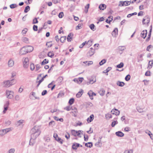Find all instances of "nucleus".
<instances>
[{
    "label": "nucleus",
    "instance_id": "1",
    "mask_svg": "<svg viewBox=\"0 0 153 153\" xmlns=\"http://www.w3.org/2000/svg\"><path fill=\"white\" fill-rule=\"evenodd\" d=\"M31 137L32 139H36L40 133V129L38 126H35L30 131Z\"/></svg>",
    "mask_w": 153,
    "mask_h": 153
},
{
    "label": "nucleus",
    "instance_id": "2",
    "mask_svg": "<svg viewBox=\"0 0 153 153\" xmlns=\"http://www.w3.org/2000/svg\"><path fill=\"white\" fill-rule=\"evenodd\" d=\"M5 93L7 98L11 99L13 97L14 92L13 91L7 90H6Z\"/></svg>",
    "mask_w": 153,
    "mask_h": 153
},
{
    "label": "nucleus",
    "instance_id": "3",
    "mask_svg": "<svg viewBox=\"0 0 153 153\" xmlns=\"http://www.w3.org/2000/svg\"><path fill=\"white\" fill-rule=\"evenodd\" d=\"M12 128H10L0 130V135H3L7 133L12 131Z\"/></svg>",
    "mask_w": 153,
    "mask_h": 153
},
{
    "label": "nucleus",
    "instance_id": "4",
    "mask_svg": "<svg viewBox=\"0 0 153 153\" xmlns=\"http://www.w3.org/2000/svg\"><path fill=\"white\" fill-rule=\"evenodd\" d=\"M82 131L79 130L78 131H76L74 130H72L71 131V133L72 135L75 136H78L81 137L79 135L80 134V133Z\"/></svg>",
    "mask_w": 153,
    "mask_h": 153
},
{
    "label": "nucleus",
    "instance_id": "5",
    "mask_svg": "<svg viewBox=\"0 0 153 153\" xmlns=\"http://www.w3.org/2000/svg\"><path fill=\"white\" fill-rule=\"evenodd\" d=\"M24 60L23 62V66L25 68H27L28 67L29 64V59L28 58H23V60Z\"/></svg>",
    "mask_w": 153,
    "mask_h": 153
},
{
    "label": "nucleus",
    "instance_id": "6",
    "mask_svg": "<svg viewBox=\"0 0 153 153\" xmlns=\"http://www.w3.org/2000/svg\"><path fill=\"white\" fill-rule=\"evenodd\" d=\"M120 2L122 4V5H121L120 4H119V6H127L129 5L130 4V3H131V2H129V1H125L123 2L120 1Z\"/></svg>",
    "mask_w": 153,
    "mask_h": 153
},
{
    "label": "nucleus",
    "instance_id": "7",
    "mask_svg": "<svg viewBox=\"0 0 153 153\" xmlns=\"http://www.w3.org/2000/svg\"><path fill=\"white\" fill-rule=\"evenodd\" d=\"M94 53V50L92 48H90V50L87 54L88 56L91 57L93 55Z\"/></svg>",
    "mask_w": 153,
    "mask_h": 153
},
{
    "label": "nucleus",
    "instance_id": "8",
    "mask_svg": "<svg viewBox=\"0 0 153 153\" xmlns=\"http://www.w3.org/2000/svg\"><path fill=\"white\" fill-rule=\"evenodd\" d=\"M88 94L89 95L90 99L91 100H93V96L94 95H96V94L91 90H90L88 92Z\"/></svg>",
    "mask_w": 153,
    "mask_h": 153
},
{
    "label": "nucleus",
    "instance_id": "9",
    "mask_svg": "<svg viewBox=\"0 0 153 153\" xmlns=\"http://www.w3.org/2000/svg\"><path fill=\"white\" fill-rule=\"evenodd\" d=\"M27 52L25 47H24L21 49L19 53L20 54L22 55L27 53Z\"/></svg>",
    "mask_w": 153,
    "mask_h": 153
},
{
    "label": "nucleus",
    "instance_id": "10",
    "mask_svg": "<svg viewBox=\"0 0 153 153\" xmlns=\"http://www.w3.org/2000/svg\"><path fill=\"white\" fill-rule=\"evenodd\" d=\"M25 47L27 51V53L31 52L33 50V48L31 46H27Z\"/></svg>",
    "mask_w": 153,
    "mask_h": 153
},
{
    "label": "nucleus",
    "instance_id": "11",
    "mask_svg": "<svg viewBox=\"0 0 153 153\" xmlns=\"http://www.w3.org/2000/svg\"><path fill=\"white\" fill-rule=\"evenodd\" d=\"M89 81L87 82V84L88 85H89L90 84H93L96 81V77H94L92 79H89Z\"/></svg>",
    "mask_w": 153,
    "mask_h": 153
},
{
    "label": "nucleus",
    "instance_id": "12",
    "mask_svg": "<svg viewBox=\"0 0 153 153\" xmlns=\"http://www.w3.org/2000/svg\"><path fill=\"white\" fill-rule=\"evenodd\" d=\"M111 113L116 115H118L120 114V111L116 109H113L111 111Z\"/></svg>",
    "mask_w": 153,
    "mask_h": 153
},
{
    "label": "nucleus",
    "instance_id": "13",
    "mask_svg": "<svg viewBox=\"0 0 153 153\" xmlns=\"http://www.w3.org/2000/svg\"><path fill=\"white\" fill-rule=\"evenodd\" d=\"M149 19L148 17H145V19H143L142 21L143 24V25L146 24H148L149 23Z\"/></svg>",
    "mask_w": 153,
    "mask_h": 153
},
{
    "label": "nucleus",
    "instance_id": "14",
    "mask_svg": "<svg viewBox=\"0 0 153 153\" xmlns=\"http://www.w3.org/2000/svg\"><path fill=\"white\" fill-rule=\"evenodd\" d=\"M147 30H145L143 31L141 33V36L143 39L145 38L147 34Z\"/></svg>",
    "mask_w": 153,
    "mask_h": 153
},
{
    "label": "nucleus",
    "instance_id": "15",
    "mask_svg": "<svg viewBox=\"0 0 153 153\" xmlns=\"http://www.w3.org/2000/svg\"><path fill=\"white\" fill-rule=\"evenodd\" d=\"M80 144L77 143H73L72 146V149L74 150H76L77 148L79 146Z\"/></svg>",
    "mask_w": 153,
    "mask_h": 153
},
{
    "label": "nucleus",
    "instance_id": "16",
    "mask_svg": "<svg viewBox=\"0 0 153 153\" xmlns=\"http://www.w3.org/2000/svg\"><path fill=\"white\" fill-rule=\"evenodd\" d=\"M137 109L140 113L145 112L146 111V109H145L144 108H142L140 107H137Z\"/></svg>",
    "mask_w": 153,
    "mask_h": 153
},
{
    "label": "nucleus",
    "instance_id": "17",
    "mask_svg": "<svg viewBox=\"0 0 153 153\" xmlns=\"http://www.w3.org/2000/svg\"><path fill=\"white\" fill-rule=\"evenodd\" d=\"M118 29L117 28H115L112 33V35L113 37H116L117 34Z\"/></svg>",
    "mask_w": 153,
    "mask_h": 153
},
{
    "label": "nucleus",
    "instance_id": "18",
    "mask_svg": "<svg viewBox=\"0 0 153 153\" xmlns=\"http://www.w3.org/2000/svg\"><path fill=\"white\" fill-rule=\"evenodd\" d=\"M73 36V34L72 33H70L68 35L67 38V41L68 42H71Z\"/></svg>",
    "mask_w": 153,
    "mask_h": 153
},
{
    "label": "nucleus",
    "instance_id": "19",
    "mask_svg": "<svg viewBox=\"0 0 153 153\" xmlns=\"http://www.w3.org/2000/svg\"><path fill=\"white\" fill-rule=\"evenodd\" d=\"M94 115L92 114L89 117L87 118V120L88 123L91 122L94 120Z\"/></svg>",
    "mask_w": 153,
    "mask_h": 153
},
{
    "label": "nucleus",
    "instance_id": "20",
    "mask_svg": "<svg viewBox=\"0 0 153 153\" xmlns=\"http://www.w3.org/2000/svg\"><path fill=\"white\" fill-rule=\"evenodd\" d=\"M4 86L6 87H9L10 85V80H7L4 82Z\"/></svg>",
    "mask_w": 153,
    "mask_h": 153
},
{
    "label": "nucleus",
    "instance_id": "21",
    "mask_svg": "<svg viewBox=\"0 0 153 153\" xmlns=\"http://www.w3.org/2000/svg\"><path fill=\"white\" fill-rule=\"evenodd\" d=\"M14 64V61L11 59H10L8 62V65L9 67H12Z\"/></svg>",
    "mask_w": 153,
    "mask_h": 153
},
{
    "label": "nucleus",
    "instance_id": "22",
    "mask_svg": "<svg viewBox=\"0 0 153 153\" xmlns=\"http://www.w3.org/2000/svg\"><path fill=\"white\" fill-rule=\"evenodd\" d=\"M115 134L117 136L120 137H122L124 135V134L123 132L120 131H118L116 132Z\"/></svg>",
    "mask_w": 153,
    "mask_h": 153
},
{
    "label": "nucleus",
    "instance_id": "23",
    "mask_svg": "<svg viewBox=\"0 0 153 153\" xmlns=\"http://www.w3.org/2000/svg\"><path fill=\"white\" fill-rule=\"evenodd\" d=\"M106 5L105 4H100L99 7V8L101 10H104L106 8Z\"/></svg>",
    "mask_w": 153,
    "mask_h": 153
},
{
    "label": "nucleus",
    "instance_id": "24",
    "mask_svg": "<svg viewBox=\"0 0 153 153\" xmlns=\"http://www.w3.org/2000/svg\"><path fill=\"white\" fill-rule=\"evenodd\" d=\"M83 92V90L82 89L80 91H79L76 94V97L77 98L80 97L82 95Z\"/></svg>",
    "mask_w": 153,
    "mask_h": 153
},
{
    "label": "nucleus",
    "instance_id": "25",
    "mask_svg": "<svg viewBox=\"0 0 153 153\" xmlns=\"http://www.w3.org/2000/svg\"><path fill=\"white\" fill-rule=\"evenodd\" d=\"M112 68L111 67H108L106 70H104V71H103V72L104 73H106V75H108V73L110 71L111 69Z\"/></svg>",
    "mask_w": 153,
    "mask_h": 153
},
{
    "label": "nucleus",
    "instance_id": "26",
    "mask_svg": "<svg viewBox=\"0 0 153 153\" xmlns=\"http://www.w3.org/2000/svg\"><path fill=\"white\" fill-rule=\"evenodd\" d=\"M117 84L119 86L123 87L125 83L123 82L118 81L117 82Z\"/></svg>",
    "mask_w": 153,
    "mask_h": 153
},
{
    "label": "nucleus",
    "instance_id": "27",
    "mask_svg": "<svg viewBox=\"0 0 153 153\" xmlns=\"http://www.w3.org/2000/svg\"><path fill=\"white\" fill-rule=\"evenodd\" d=\"M153 65V60L152 61H149L148 64V66L147 67V68L148 69H151L152 67V65Z\"/></svg>",
    "mask_w": 153,
    "mask_h": 153
},
{
    "label": "nucleus",
    "instance_id": "28",
    "mask_svg": "<svg viewBox=\"0 0 153 153\" xmlns=\"http://www.w3.org/2000/svg\"><path fill=\"white\" fill-rule=\"evenodd\" d=\"M36 139H32L31 137V138L30 140V141L29 144L30 145H32V146L35 143V140Z\"/></svg>",
    "mask_w": 153,
    "mask_h": 153
},
{
    "label": "nucleus",
    "instance_id": "29",
    "mask_svg": "<svg viewBox=\"0 0 153 153\" xmlns=\"http://www.w3.org/2000/svg\"><path fill=\"white\" fill-rule=\"evenodd\" d=\"M24 122V120H20L17 121L16 123V125L17 126L21 125Z\"/></svg>",
    "mask_w": 153,
    "mask_h": 153
},
{
    "label": "nucleus",
    "instance_id": "30",
    "mask_svg": "<svg viewBox=\"0 0 153 153\" xmlns=\"http://www.w3.org/2000/svg\"><path fill=\"white\" fill-rule=\"evenodd\" d=\"M92 144L91 142H88L85 144V146L87 147L91 148L92 146Z\"/></svg>",
    "mask_w": 153,
    "mask_h": 153
},
{
    "label": "nucleus",
    "instance_id": "31",
    "mask_svg": "<svg viewBox=\"0 0 153 153\" xmlns=\"http://www.w3.org/2000/svg\"><path fill=\"white\" fill-rule=\"evenodd\" d=\"M89 27L90 29L93 31H94L96 30V28H95V26L94 25V24H91L90 25Z\"/></svg>",
    "mask_w": 153,
    "mask_h": 153
},
{
    "label": "nucleus",
    "instance_id": "32",
    "mask_svg": "<svg viewBox=\"0 0 153 153\" xmlns=\"http://www.w3.org/2000/svg\"><path fill=\"white\" fill-rule=\"evenodd\" d=\"M55 140L61 144L63 143V140L59 137H57V138Z\"/></svg>",
    "mask_w": 153,
    "mask_h": 153
},
{
    "label": "nucleus",
    "instance_id": "33",
    "mask_svg": "<svg viewBox=\"0 0 153 153\" xmlns=\"http://www.w3.org/2000/svg\"><path fill=\"white\" fill-rule=\"evenodd\" d=\"M10 85H12L16 82V81L14 79H12L10 80Z\"/></svg>",
    "mask_w": 153,
    "mask_h": 153
},
{
    "label": "nucleus",
    "instance_id": "34",
    "mask_svg": "<svg viewBox=\"0 0 153 153\" xmlns=\"http://www.w3.org/2000/svg\"><path fill=\"white\" fill-rule=\"evenodd\" d=\"M23 41L26 43H29V39L26 37H24L22 39Z\"/></svg>",
    "mask_w": 153,
    "mask_h": 153
},
{
    "label": "nucleus",
    "instance_id": "35",
    "mask_svg": "<svg viewBox=\"0 0 153 153\" xmlns=\"http://www.w3.org/2000/svg\"><path fill=\"white\" fill-rule=\"evenodd\" d=\"M82 23L79 24L76 27V30H78L81 29L82 27Z\"/></svg>",
    "mask_w": 153,
    "mask_h": 153
},
{
    "label": "nucleus",
    "instance_id": "36",
    "mask_svg": "<svg viewBox=\"0 0 153 153\" xmlns=\"http://www.w3.org/2000/svg\"><path fill=\"white\" fill-rule=\"evenodd\" d=\"M101 137H100L98 141L95 144V145L96 146H97V147H99L100 146V144L101 142Z\"/></svg>",
    "mask_w": 153,
    "mask_h": 153
},
{
    "label": "nucleus",
    "instance_id": "37",
    "mask_svg": "<svg viewBox=\"0 0 153 153\" xmlns=\"http://www.w3.org/2000/svg\"><path fill=\"white\" fill-rule=\"evenodd\" d=\"M66 38V36H62L60 39V41L62 43H63L65 42Z\"/></svg>",
    "mask_w": 153,
    "mask_h": 153
},
{
    "label": "nucleus",
    "instance_id": "38",
    "mask_svg": "<svg viewBox=\"0 0 153 153\" xmlns=\"http://www.w3.org/2000/svg\"><path fill=\"white\" fill-rule=\"evenodd\" d=\"M64 96V94L62 92H60L58 94L57 97L60 98L63 97Z\"/></svg>",
    "mask_w": 153,
    "mask_h": 153
},
{
    "label": "nucleus",
    "instance_id": "39",
    "mask_svg": "<svg viewBox=\"0 0 153 153\" xmlns=\"http://www.w3.org/2000/svg\"><path fill=\"white\" fill-rule=\"evenodd\" d=\"M48 62V60L46 59H45L41 63L42 65H43L46 64Z\"/></svg>",
    "mask_w": 153,
    "mask_h": 153
},
{
    "label": "nucleus",
    "instance_id": "40",
    "mask_svg": "<svg viewBox=\"0 0 153 153\" xmlns=\"http://www.w3.org/2000/svg\"><path fill=\"white\" fill-rule=\"evenodd\" d=\"M54 55V53L52 52H49L48 54V56L51 58Z\"/></svg>",
    "mask_w": 153,
    "mask_h": 153
},
{
    "label": "nucleus",
    "instance_id": "41",
    "mask_svg": "<svg viewBox=\"0 0 153 153\" xmlns=\"http://www.w3.org/2000/svg\"><path fill=\"white\" fill-rule=\"evenodd\" d=\"M30 10V7L29 6H27L25 8L24 10V12L25 13H27L28 11Z\"/></svg>",
    "mask_w": 153,
    "mask_h": 153
},
{
    "label": "nucleus",
    "instance_id": "42",
    "mask_svg": "<svg viewBox=\"0 0 153 153\" xmlns=\"http://www.w3.org/2000/svg\"><path fill=\"white\" fill-rule=\"evenodd\" d=\"M100 95L101 96H103L105 93V91L103 89H102L99 92Z\"/></svg>",
    "mask_w": 153,
    "mask_h": 153
},
{
    "label": "nucleus",
    "instance_id": "43",
    "mask_svg": "<svg viewBox=\"0 0 153 153\" xmlns=\"http://www.w3.org/2000/svg\"><path fill=\"white\" fill-rule=\"evenodd\" d=\"M124 64L123 62H121L117 66V67L119 68H121L123 66Z\"/></svg>",
    "mask_w": 153,
    "mask_h": 153
},
{
    "label": "nucleus",
    "instance_id": "44",
    "mask_svg": "<svg viewBox=\"0 0 153 153\" xmlns=\"http://www.w3.org/2000/svg\"><path fill=\"white\" fill-rule=\"evenodd\" d=\"M74 99L73 98H71L70 99L68 103L70 105H71L74 103Z\"/></svg>",
    "mask_w": 153,
    "mask_h": 153
},
{
    "label": "nucleus",
    "instance_id": "45",
    "mask_svg": "<svg viewBox=\"0 0 153 153\" xmlns=\"http://www.w3.org/2000/svg\"><path fill=\"white\" fill-rule=\"evenodd\" d=\"M118 122L117 120L113 121L111 123V126L112 127H114L117 124Z\"/></svg>",
    "mask_w": 153,
    "mask_h": 153
},
{
    "label": "nucleus",
    "instance_id": "46",
    "mask_svg": "<svg viewBox=\"0 0 153 153\" xmlns=\"http://www.w3.org/2000/svg\"><path fill=\"white\" fill-rule=\"evenodd\" d=\"M15 152V149L14 148H11L8 150V153H14Z\"/></svg>",
    "mask_w": 153,
    "mask_h": 153
},
{
    "label": "nucleus",
    "instance_id": "47",
    "mask_svg": "<svg viewBox=\"0 0 153 153\" xmlns=\"http://www.w3.org/2000/svg\"><path fill=\"white\" fill-rule=\"evenodd\" d=\"M106 62V60L105 59H103L100 62L99 64L100 65H102L105 63Z\"/></svg>",
    "mask_w": 153,
    "mask_h": 153
},
{
    "label": "nucleus",
    "instance_id": "48",
    "mask_svg": "<svg viewBox=\"0 0 153 153\" xmlns=\"http://www.w3.org/2000/svg\"><path fill=\"white\" fill-rule=\"evenodd\" d=\"M105 116L106 119H110L112 117L111 114L108 113L105 114Z\"/></svg>",
    "mask_w": 153,
    "mask_h": 153
},
{
    "label": "nucleus",
    "instance_id": "49",
    "mask_svg": "<svg viewBox=\"0 0 153 153\" xmlns=\"http://www.w3.org/2000/svg\"><path fill=\"white\" fill-rule=\"evenodd\" d=\"M137 13L136 12H134L133 13L129 14H128V15L127 16V17L128 18H130L131 16H132L133 15H137Z\"/></svg>",
    "mask_w": 153,
    "mask_h": 153
},
{
    "label": "nucleus",
    "instance_id": "50",
    "mask_svg": "<svg viewBox=\"0 0 153 153\" xmlns=\"http://www.w3.org/2000/svg\"><path fill=\"white\" fill-rule=\"evenodd\" d=\"M72 109V107L70 106H68L64 108V109L67 111H69Z\"/></svg>",
    "mask_w": 153,
    "mask_h": 153
},
{
    "label": "nucleus",
    "instance_id": "51",
    "mask_svg": "<svg viewBox=\"0 0 153 153\" xmlns=\"http://www.w3.org/2000/svg\"><path fill=\"white\" fill-rule=\"evenodd\" d=\"M126 49L124 46H120L118 47V49L120 51H123Z\"/></svg>",
    "mask_w": 153,
    "mask_h": 153
},
{
    "label": "nucleus",
    "instance_id": "52",
    "mask_svg": "<svg viewBox=\"0 0 153 153\" xmlns=\"http://www.w3.org/2000/svg\"><path fill=\"white\" fill-rule=\"evenodd\" d=\"M130 76L129 74L127 75L125 78V79L126 81H128L130 79Z\"/></svg>",
    "mask_w": 153,
    "mask_h": 153
},
{
    "label": "nucleus",
    "instance_id": "53",
    "mask_svg": "<svg viewBox=\"0 0 153 153\" xmlns=\"http://www.w3.org/2000/svg\"><path fill=\"white\" fill-rule=\"evenodd\" d=\"M32 95L34 96V97L35 98V99H37L38 100L39 99V98L38 97H36V93H35L34 92H32Z\"/></svg>",
    "mask_w": 153,
    "mask_h": 153
},
{
    "label": "nucleus",
    "instance_id": "54",
    "mask_svg": "<svg viewBox=\"0 0 153 153\" xmlns=\"http://www.w3.org/2000/svg\"><path fill=\"white\" fill-rule=\"evenodd\" d=\"M64 16V13L63 12H61L59 13V17L60 18H62Z\"/></svg>",
    "mask_w": 153,
    "mask_h": 153
},
{
    "label": "nucleus",
    "instance_id": "55",
    "mask_svg": "<svg viewBox=\"0 0 153 153\" xmlns=\"http://www.w3.org/2000/svg\"><path fill=\"white\" fill-rule=\"evenodd\" d=\"M30 69L32 71H33L34 70L35 68L34 65L33 64H31L30 65Z\"/></svg>",
    "mask_w": 153,
    "mask_h": 153
},
{
    "label": "nucleus",
    "instance_id": "56",
    "mask_svg": "<svg viewBox=\"0 0 153 153\" xmlns=\"http://www.w3.org/2000/svg\"><path fill=\"white\" fill-rule=\"evenodd\" d=\"M28 29L27 28H25L24 30H22V33L23 34H25L26 33Z\"/></svg>",
    "mask_w": 153,
    "mask_h": 153
},
{
    "label": "nucleus",
    "instance_id": "57",
    "mask_svg": "<svg viewBox=\"0 0 153 153\" xmlns=\"http://www.w3.org/2000/svg\"><path fill=\"white\" fill-rule=\"evenodd\" d=\"M152 48V46L151 45H150L148 46L146 48V51H150V49L151 48Z\"/></svg>",
    "mask_w": 153,
    "mask_h": 153
},
{
    "label": "nucleus",
    "instance_id": "58",
    "mask_svg": "<svg viewBox=\"0 0 153 153\" xmlns=\"http://www.w3.org/2000/svg\"><path fill=\"white\" fill-rule=\"evenodd\" d=\"M36 71H38L40 68V65L39 64H37V65H36Z\"/></svg>",
    "mask_w": 153,
    "mask_h": 153
},
{
    "label": "nucleus",
    "instance_id": "59",
    "mask_svg": "<svg viewBox=\"0 0 153 153\" xmlns=\"http://www.w3.org/2000/svg\"><path fill=\"white\" fill-rule=\"evenodd\" d=\"M16 7V4H11L10 5V8L12 9Z\"/></svg>",
    "mask_w": 153,
    "mask_h": 153
},
{
    "label": "nucleus",
    "instance_id": "60",
    "mask_svg": "<svg viewBox=\"0 0 153 153\" xmlns=\"http://www.w3.org/2000/svg\"><path fill=\"white\" fill-rule=\"evenodd\" d=\"M33 29L35 31H36L38 30V27L36 25H34L33 26Z\"/></svg>",
    "mask_w": 153,
    "mask_h": 153
},
{
    "label": "nucleus",
    "instance_id": "61",
    "mask_svg": "<svg viewBox=\"0 0 153 153\" xmlns=\"http://www.w3.org/2000/svg\"><path fill=\"white\" fill-rule=\"evenodd\" d=\"M124 153H133V151L132 150H127L125 151Z\"/></svg>",
    "mask_w": 153,
    "mask_h": 153
},
{
    "label": "nucleus",
    "instance_id": "62",
    "mask_svg": "<svg viewBox=\"0 0 153 153\" xmlns=\"http://www.w3.org/2000/svg\"><path fill=\"white\" fill-rule=\"evenodd\" d=\"M46 45L48 47H51L52 46V44L51 42H47Z\"/></svg>",
    "mask_w": 153,
    "mask_h": 153
},
{
    "label": "nucleus",
    "instance_id": "63",
    "mask_svg": "<svg viewBox=\"0 0 153 153\" xmlns=\"http://www.w3.org/2000/svg\"><path fill=\"white\" fill-rule=\"evenodd\" d=\"M54 121H51L49 122V125L50 126H53L54 125Z\"/></svg>",
    "mask_w": 153,
    "mask_h": 153
},
{
    "label": "nucleus",
    "instance_id": "64",
    "mask_svg": "<svg viewBox=\"0 0 153 153\" xmlns=\"http://www.w3.org/2000/svg\"><path fill=\"white\" fill-rule=\"evenodd\" d=\"M130 128L128 127H126L124 128V130L128 132L130 130Z\"/></svg>",
    "mask_w": 153,
    "mask_h": 153
}]
</instances>
